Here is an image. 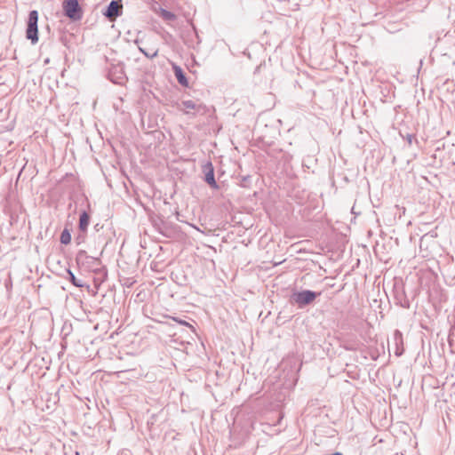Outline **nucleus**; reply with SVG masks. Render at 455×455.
I'll use <instances>...</instances> for the list:
<instances>
[{
  "mask_svg": "<svg viewBox=\"0 0 455 455\" xmlns=\"http://www.w3.org/2000/svg\"><path fill=\"white\" fill-rule=\"evenodd\" d=\"M205 178L204 180L207 184H209L212 188H217L218 185L216 183L215 178H214V169L212 164V163H208L205 166Z\"/></svg>",
  "mask_w": 455,
  "mask_h": 455,
  "instance_id": "obj_7",
  "label": "nucleus"
},
{
  "mask_svg": "<svg viewBox=\"0 0 455 455\" xmlns=\"http://www.w3.org/2000/svg\"><path fill=\"white\" fill-rule=\"evenodd\" d=\"M48 62H49V59L44 60V63H48Z\"/></svg>",
  "mask_w": 455,
  "mask_h": 455,
  "instance_id": "obj_16",
  "label": "nucleus"
},
{
  "mask_svg": "<svg viewBox=\"0 0 455 455\" xmlns=\"http://www.w3.org/2000/svg\"><path fill=\"white\" fill-rule=\"evenodd\" d=\"M174 75H175L178 82L181 85L188 86V83L187 76H186L185 73L183 72V70L180 67H178V66L174 67Z\"/></svg>",
  "mask_w": 455,
  "mask_h": 455,
  "instance_id": "obj_9",
  "label": "nucleus"
},
{
  "mask_svg": "<svg viewBox=\"0 0 455 455\" xmlns=\"http://www.w3.org/2000/svg\"><path fill=\"white\" fill-rule=\"evenodd\" d=\"M90 223V216L89 214L84 211L79 218V229L81 232H86L88 226Z\"/></svg>",
  "mask_w": 455,
  "mask_h": 455,
  "instance_id": "obj_8",
  "label": "nucleus"
},
{
  "mask_svg": "<svg viewBox=\"0 0 455 455\" xmlns=\"http://www.w3.org/2000/svg\"><path fill=\"white\" fill-rule=\"evenodd\" d=\"M320 295V292H315L309 290H304L301 291L292 293L291 299L293 303H295L299 308H303L307 305L312 303L317 296Z\"/></svg>",
  "mask_w": 455,
  "mask_h": 455,
  "instance_id": "obj_1",
  "label": "nucleus"
},
{
  "mask_svg": "<svg viewBox=\"0 0 455 455\" xmlns=\"http://www.w3.org/2000/svg\"><path fill=\"white\" fill-rule=\"evenodd\" d=\"M68 274L69 275V281L72 283L73 285H75L76 287H78V288H82L84 286V283H83V281L80 279H77L71 270L68 269Z\"/></svg>",
  "mask_w": 455,
  "mask_h": 455,
  "instance_id": "obj_11",
  "label": "nucleus"
},
{
  "mask_svg": "<svg viewBox=\"0 0 455 455\" xmlns=\"http://www.w3.org/2000/svg\"><path fill=\"white\" fill-rule=\"evenodd\" d=\"M123 4L120 1L112 0L103 12V15L113 21L122 14Z\"/></svg>",
  "mask_w": 455,
  "mask_h": 455,
  "instance_id": "obj_4",
  "label": "nucleus"
},
{
  "mask_svg": "<svg viewBox=\"0 0 455 455\" xmlns=\"http://www.w3.org/2000/svg\"><path fill=\"white\" fill-rule=\"evenodd\" d=\"M172 319L174 321H176L177 323H179L180 324H182V325H189L188 323H187L186 321L184 320H181V319H178L177 317H172Z\"/></svg>",
  "mask_w": 455,
  "mask_h": 455,
  "instance_id": "obj_15",
  "label": "nucleus"
},
{
  "mask_svg": "<svg viewBox=\"0 0 455 455\" xmlns=\"http://www.w3.org/2000/svg\"><path fill=\"white\" fill-rule=\"evenodd\" d=\"M139 49L148 59H154L158 54V51L157 50H156L154 52L150 53L149 52H146L144 49H142L140 47H139Z\"/></svg>",
  "mask_w": 455,
  "mask_h": 455,
  "instance_id": "obj_13",
  "label": "nucleus"
},
{
  "mask_svg": "<svg viewBox=\"0 0 455 455\" xmlns=\"http://www.w3.org/2000/svg\"><path fill=\"white\" fill-rule=\"evenodd\" d=\"M162 16L164 19L168 20H172L175 18V15L172 12L166 10H163Z\"/></svg>",
  "mask_w": 455,
  "mask_h": 455,
  "instance_id": "obj_14",
  "label": "nucleus"
},
{
  "mask_svg": "<svg viewBox=\"0 0 455 455\" xmlns=\"http://www.w3.org/2000/svg\"><path fill=\"white\" fill-rule=\"evenodd\" d=\"M38 12L36 10L29 12L28 20L26 30V36L32 44H36L38 41Z\"/></svg>",
  "mask_w": 455,
  "mask_h": 455,
  "instance_id": "obj_3",
  "label": "nucleus"
},
{
  "mask_svg": "<svg viewBox=\"0 0 455 455\" xmlns=\"http://www.w3.org/2000/svg\"><path fill=\"white\" fill-rule=\"evenodd\" d=\"M180 110L183 111L186 114L189 113L190 109H196V104L193 100H184L181 102L180 107H179Z\"/></svg>",
  "mask_w": 455,
  "mask_h": 455,
  "instance_id": "obj_10",
  "label": "nucleus"
},
{
  "mask_svg": "<svg viewBox=\"0 0 455 455\" xmlns=\"http://www.w3.org/2000/svg\"><path fill=\"white\" fill-rule=\"evenodd\" d=\"M393 342L395 345V354L397 356H400L403 354L404 348H403V334L400 331L396 330L394 332L393 336Z\"/></svg>",
  "mask_w": 455,
  "mask_h": 455,
  "instance_id": "obj_6",
  "label": "nucleus"
},
{
  "mask_svg": "<svg viewBox=\"0 0 455 455\" xmlns=\"http://www.w3.org/2000/svg\"><path fill=\"white\" fill-rule=\"evenodd\" d=\"M60 240V243H63V244L67 245V244L70 243V242H71V235H70L69 231L67 228H65L61 232Z\"/></svg>",
  "mask_w": 455,
  "mask_h": 455,
  "instance_id": "obj_12",
  "label": "nucleus"
},
{
  "mask_svg": "<svg viewBox=\"0 0 455 455\" xmlns=\"http://www.w3.org/2000/svg\"><path fill=\"white\" fill-rule=\"evenodd\" d=\"M76 261L79 265H86L88 267L93 268V271L98 270L100 261L97 258L88 256L84 251H80L76 255Z\"/></svg>",
  "mask_w": 455,
  "mask_h": 455,
  "instance_id": "obj_5",
  "label": "nucleus"
},
{
  "mask_svg": "<svg viewBox=\"0 0 455 455\" xmlns=\"http://www.w3.org/2000/svg\"><path fill=\"white\" fill-rule=\"evenodd\" d=\"M65 15L72 20H80L83 17V10L78 0H64L62 4Z\"/></svg>",
  "mask_w": 455,
  "mask_h": 455,
  "instance_id": "obj_2",
  "label": "nucleus"
}]
</instances>
